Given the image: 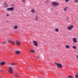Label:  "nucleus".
I'll use <instances>...</instances> for the list:
<instances>
[{
	"mask_svg": "<svg viewBox=\"0 0 78 78\" xmlns=\"http://www.w3.org/2000/svg\"><path fill=\"white\" fill-rule=\"evenodd\" d=\"M51 5H52V6H58L59 4V3L57 2H51Z\"/></svg>",
	"mask_w": 78,
	"mask_h": 78,
	"instance_id": "1",
	"label": "nucleus"
},
{
	"mask_svg": "<svg viewBox=\"0 0 78 78\" xmlns=\"http://www.w3.org/2000/svg\"><path fill=\"white\" fill-rule=\"evenodd\" d=\"M9 72L10 74H12L13 73V69L12 67H9Z\"/></svg>",
	"mask_w": 78,
	"mask_h": 78,
	"instance_id": "2",
	"label": "nucleus"
},
{
	"mask_svg": "<svg viewBox=\"0 0 78 78\" xmlns=\"http://www.w3.org/2000/svg\"><path fill=\"white\" fill-rule=\"evenodd\" d=\"M55 64L57 66V67H59V68H62V65L61 64L57 63L56 62H55Z\"/></svg>",
	"mask_w": 78,
	"mask_h": 78,
	"instance_id": "3",
	"label": "nucleus"
},
{
	"mask_svg": "<svg viewBox=\"0 0 78 78\" xmlns=\"http://www.w3.org/2000/svg\"><path fill=\"white\" fill-rule=\"evenodd\" d=\"M74 26L73 25L69 26L67 27V29L69 30L70 31L72 30V29L73 28Z\"/></svg>",
	"mask_w": 78,
	"mask_h": 78,
	"instance_id": "4",
	"label": "nucleus"
},
{
	"mask_svg": "<svg viewBox=\"0 0 78 78\" xmlns=\"http://www.w3.org/2000/svg\"><path fill=\"white\" fill-rule=\"evenodd\" d=\"M33 43L34 44V45L36 46V47H37L38 46V43L37 42L35 41H33Z\"/></svg>",
	"mask_w": 78,
	"mask_h": 78,
	"instance_id": "5",
	"label": "nucleus"
},
{
	"mask_svg": "<svg viewBox=\"0 0 78 78\" xmlns=\"http://www.w3.org/2000/svg\"><path fill=\"white\" fill-rule=\"evenodd\" d=\"M7 11H13V10H14V8H13L12 7H10L9 8H8L7 9Z\"/></svg>",
	"mask_w": 78,
	"mask_h": 78,
	"instance_id": "6",
	"label": "nucleus"
},
{
	"mask_svg": "<svg viewBox=\"0 0 78 78\" xmlns=\"http://www.w3.org/2000/svg\"><path fill=\"white\" fill-rule=\"evenodd\" d=\"M8 42H10L11 44H13V45H15L16 44V43H15V42L14 41H8Z\"/></svg>",
	"mask_w": 78,
	"mask_h": 78,
	"instance_id": "7",
	"label": "nucleus"
},
{
	"mask_svg": "<svg viewBox=\"0 0 78 78\" xmlns=\"http://www.w3.org/2000/svg\"><path fill=\"white\" fill-rule=\"evenodd\" d=\"M72 40L74 43H76V42H77V39L76 38H73Z\"/></svg>",
	"mask_w": 78,
	"mask_h": 78,
	"instance_id": "8",
	"label": "nucleus"
},
{
	"mask_svg": "<svg viewBox=\"0 0 78 78\" xmlns=\"http://www.w3.org/2000/svg\"><path fill=\"white\" fill-rule=\"evenodd\" d=\"M14 76L15 78H18L19 77V75L17 73H16L14 75Z\"/></svg>",
	"mask_w": 78,
	"mask_h": 78,
	"instance_id": "9",
	"label": "nucleus"
},
{
	"mask_svg": "<svg viewBox=\"0 0 78 78\" xmlns=\"http://www.w3.org/2000/svg\"><path fill=\"white\" fill-rule=\"evenodd\" d=\"M16 44L18 45H20V42L19 41L17 40L16 41Z\"/></svg>",
	"mask_w": 78,
	"mask_h": 78,
	"instance_id": "10",
	"label": "nucleus"
},
{
	"mask_svg": "<svg viewBox=\"0 0 78 78\" xmlns=\"http://www.w3.org/2000/svg\"><path fill=\"white\" fill-rule=\"evenodd\" d=\"M65 47L66 48H67V49H69V48H70V46L68 45H65Z\"/></svg>",
	"mask_w": 78,
	"mask_h": 78,
	"instance_id": "11",
	"label": "nucleus"
},
{
	"mask_svg": "<svg viewBox=\"0 0 78 78\" xmlns=\"http://www.w3.org/2000/svg\"><path fill=\"white\" fill-rule=\"evenodd\" d=\"M0 64L1 66H4L5 64V62H2L0 63Z\"/></svg>",
	"mask_w": 78,
	"mask_h": 78,
	"instance_id": "12",
	"label": "nucleus"
},
{
	"mask_svg": "<svg viewBox=\"0 0 78 78\" xmlns=\"http://www.w3.org/2000/svg\"><path fill=\"white\" fill-rule=\"evenodd\" d=\"M31 12L33 13H35V10L34 9H31Z\"/></svg>",
	"mask_w": 78,
	"mask_h": 78,
	"instance_id": "13",
	"label": "nucleus"
},
{
	"mask_svg": "<svg viewBox=\"0 0 78 78\" xmlns=\"http://www.w3.org/2000/svg\"><path fill=\"white\" fill-rule=\"evenodd\" d=\"M68 7H66L64 8V11H66L67 10V9H68Z\"/></svg>",
	"mask_w": 78,
	"mask_h": 78,
	"instance_id": "14",
	"label": "nucleus"
},
{
	"mask_svg": "<svg viewBox=\"0 0 78 78\" xmlns=\"http://www.w3.org/2000/svg\"><path fill=\"white\" fill-rule=\"evenodd\" d=\"M15 53L16 55H18V54H19L20 53V51H15Z\"/></svg>",
	"mask_w": 78,
	"mask_h": 78,
	"instance_id": "15",
	"label": "nucleus"
},
{
	"mask_svg": "<svg viewBox=\"0 0 78 78\" xmlns=\"http://www.w3.org/2000/svg\"><path fill=\"white\" fill-rule=\"evenodd\" d=\"M35 19L36 20H38V19H39V17H37V16H35Z\"/></svg>",
	"mask_w": 78,
	"mask_h": 78,
	"instance_id": "16",
	"label": "nucleus"
},
{
	"mask_svg": "<svg viewBox=\"0 0 78 78\" xmlns=\"http://www.w3.org/2000/svg\"><path fill=\"white\" fill-rule=\"evenodd\" d=\"M55 30L56 32H59V29L58 28H56Z\"/></svg>",
	"mask_w": 78,
	"mask_h": 78,
	"instance_id": "17",
	"label": "nucleus"
},
{
	"mask_svg": "<svg viewBox=\"0 0 78 78\" xmlns=\"http://www.w3.org/2000/svg\"><path fill=\"white\" fill-rule=\"evenodd\" d=\"M14 28V29H15V30H16V29H17V28H18V27H17V26H15Z\"/></svg>",
	"mask_w": 78,
	"mask_h": 78,
	"instance_id": "18",
	"label": "nucleus"
},
{
	"mask_svg": "<svg viewBox=\"0 0 78 78\" xmlns=\"http://www.w3.org/2000/svg\"><path fill=\"white\" fill-rule=\"evenodd\" d=\"M30 51L31 53H34V52L35 51H34V50H30Z\"/></svg>",
	"mask_w": 78,
	"mask_h": 78,
	"instance_id": "19",
	"label": "nucleus"
},
{
	"mask_svg": "<svg viewBox=\"0 0 78 78\" xmlns=\"http://www.w3.org/2000/svg\"><path fill=\"white\" fill-rule=\"evenodd\" d=\"M3 4H4V6H8V5H7V4H6V3H5V2H4L3 3Z\"/></svg>",
	"mask_w": 78,
	"mask_h": 78,
	"instance_id": "20",
	"label": "nucleus"
},
{
	"mask_svg": "<svg viewBox=\"0 0 78 78\" xmlns=\"http://www.w3.org/2000/svg\"><path fill=\"white\" fill-rule=\"evenodd\" d=\"M73 48L74 50H76V46H73Z\"/></svg>",
	"mask_w": 78,
	"mask_h": 78,
	"instance_id": "21",
	"label": "nucleus"
},
{
	"mask_svg": "<svg viewBox=\"0 0 78 78\" xmlns=\"http://www.w3.org/2000/svg\"><path fill=\"white\" fill-rule=\"evenodd\" d=\"M74 2L76 3H78V0H75Z\"/></svg>",
	"mask_w": 78,
	"mask_h": 78,
	"instance_id": "22",
	"label": "nucleus"
},
{
	"mask_svg": "<svg viewBox=\"0 0 78 78\" xmlns=\"http://www.w3.org/2000/svg\"><path fill=\"white\" fill-rule=\"evenodd\" d=\"M75 76L76 78H78V73L76 74V75H75Z\"/></svg>",
	"mask_w": 78,
	"mask_h": 78,
	"instance_id": "23",
	"label": "nucleus"
},
{
	"mask_svg": "<svg viewBox=\"0 0 78 78\" xmlns=\"http://www.w3.org/2000/svg\"><path fill=\"white\" fill-rule=\"evenodd\" d=\"M68 77L69 78H74L72 76H68Z\"/></svg>",
	"mask_w": 78,
	"mask_h": 78,
	"instance_id": "24",
	"label": "nucleus"
},
{
	"mask_svg": "<svg viewBox=\"0 0 78 78\" xmlns=\"http://www.w3.org/2000/svg\"><path fill=\"white\" fill-rule=\"evenodd\" d=\"M22 2H23V3H25L26 2V0H22Z\"/></svg>",
	"mask_w": 78,
	"mask_h": 78,
	"instance_id": "25",
	"label": "nucleus"
},
{
	"mask_svg": "<svg viewBox=\"0 0 78 78\" xmlns=\"http://www.w3.org/2000/svg\"><path fill=\"white\" fill-rule=\"evenodd\" d=\"M12 66H14V65H16V63H12L11 64Z\"/></svg>",
	"mask_w": 78,
	"mask_h": 78,
	"instance_id": "26",
	"label": "nucleus"
},
{
	"mask_svg": "<svg viewBox=\"0 0 78 78\" xmlns=\"http://www.w3.org/2000/svg\"><path fill=\"white\" fill-rule=\"evenodd\" d=\"M66 2H69V0H65Z\"/></svg>",
	"mask_w": 78,
	"mask_h": 78,
	"instance_id": "27",
	"label": "nucleus"
},
{
	"mask_svg": "<svg viewBox=\"0 0 78 78\" xmlns=\"http://www.w3.org/2000/svg\"><path fill=\"white\" fill-rule=\"evenodd\" d=\"M37 58H39V55H37Z\"/></svg>",
	"mask_w": 78,
	"mask_h": 78,
	"instance_id": "28",
	"label": "nucleus"
},
{
	"mask_svg": "<svg viewBox=\"0 0 78 78\" xmlns=\"http://www.w3.org/2000/svg\"><path fill=\"white\" fill-rule=\"evenodd\" d=\"M76 58H77V59H78V55H77V56H76Z\"/></svg>",
	"mask_w": 78,
	"mask_h": 78,
	"instance_id": "29",
	"label": "nucleus"
},
{
	"mask_svg": "<svg viewBox=\"0 0 78 78\" xmlns=\"http://www.w3.org/2000/svg\"><path fill=\"white\" fill-rule=\"evenodd\" d=\"M1 71H2V72H4V71H5V70H1Z\"/></svg>",
	"mask_w": 78,
	"mask_h": 78,
	"instance_id": "30",
	"label": "nucleus"
},
{
	"mask_svg": "<svg viewBox=\"0 0 78 78\" xmlns=\"http://www.w3.org/2000/svg\"><path fill=\"white\" fill-rule=\"evenodd\" d=\"M45 2L46 3H47V1H45Z\"/></svg>",
	"mask_w": 78,
	"mask_h": 78,
	"instance_id": "31",
	"label": "nucleus"
},
{
	"mask_svg": "<svg viewBox=\"0 0 78 78\" xmlns=\"http://www.w3.org/2000/svg\"><path fill=\"white\" fill-rule=\"evenodd\" d=\"M6 16H9V14H7L6 15Z\"/></svg>",
	"mask_w": 78,
	"mask_h": 78,
	"instance_id": "32",
	"label": "nucleus"
},
{
	"mask_svg": "<svg viewBox=\"0 0 78 78\" xmlns=\"http://www.w3.org/2000/svg\"><path fill=\"white\" fill-rule=\"evenodd\" d=\"M5 43H6V42H5L3 43V44H5Z\"/></svg>",
	"mask_w": 78,
	"mask_h": 78,
	"instance_id": "33",
	"label": "nucleus"
},
{
	"mask_svg": "<svg viewBox=\"0 0 78 78\" xmlns=\"http://www.w3.org/2000/svg\"><path fill=\"white\" fill-rule=\"evenodd\" d=\"M75 51V52H76V51Z\"/></svg>",
	"mask_w": 78,
	"mask_h": 78,
	"instance_id": "34",
	"label": "nucleus"
},
{
	"mask_svg": "<svg viewBox=\"0 0 78 78\" xmlns=\"http://www.w3.org/2000/svg\"><path fill=\"white\" fill-rule=\"evenodd\" d=\"M58 77H59V78H60V76H58Z\"/></svg>",
	"mask_w": 78,
	"mask_h": 78,
	"instance_id": "35",
	"label": "nucleus"
},
{
	"mask_svg": "<svg viewBox=\"0 0 78 78\" xmlns=\"http://www.w3.org/2000/svg\"><path fill=\"white\" fill-rule=\"evenodd\" d=\"M51 9H52V8H51Z\"/></svg>",
	"mask_w": 78,
	"mask_h": 78,
	"instance_id": "36",
	"label": "nucleus"
}]
</instances>
